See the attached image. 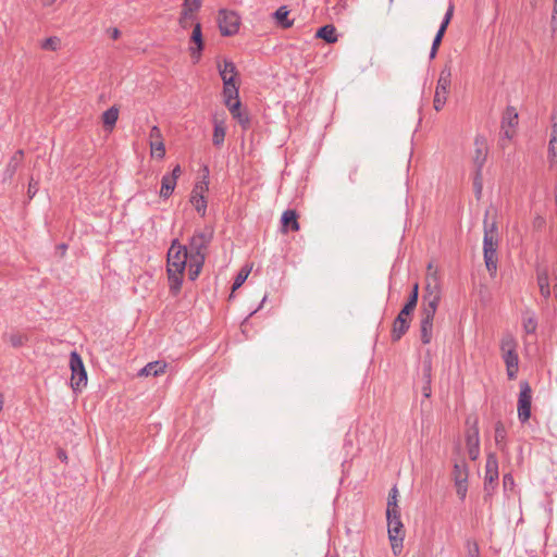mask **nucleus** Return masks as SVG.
Instances as JSON below:
<instances>
[{
	"instance_id": "1",
	"label": "nucleus",
	"mask_w": 557,
	"mask_h": 557,
	"mask_svg": "<svg viewBox=\"0 0 557 557\" xmlns=\"http://www.w3.org/2000/svg\"><path fill=\"white\" fill-rule=\"evenodd\" d=\"M189 264V252L187 246L182 245L178 239H173L168 250L166 272L170 292L177 295L181 292L183 276Z\"/></svg>"
},
{
	"instance_id": "2",
	"label": "nucleus",
	"mask_w": 557,
	"mask_h": 557,
	"mask_svg": "<svg viewBox=\"0 0 557 557\" xmlns=\"http://www.w3.org/2000/svg\"><path fill=\"white\" fill-rule=\"evenodd\" d=\"M213 233L211 226H205L201 230H196L189 238L187 250L189 252L188 277L190 281H195L202 270Z\"/></svg>"
},
{
	"instance_id": "3",
	"label": "nucleus",
	"mask_w": 557,
	"mask_h": 557,
	"mask_svg": "<svg viewBox=\"0 0 557 557\" xmlns=\"http://www.w3.org/2000/svg\"><path fill=\"white\" fill-rule=\"evenodd\" d=\"M484 238H483V255L484 262L488 273L494 276L497 272V246H498V233L496 222H490L487 214L484 219Z\"/></svg>"
},
{
	"instance_id": "4",
	"label": "nucleus",
	"mask_w": 557,
	"mask_h": 557,
	"mask_svg": "<svg viewBox=\"0 0 557 557\" xmlns=\"http://www.w3.org/2000/svg\"><path fill=\"white\" fill-rule=\"evenodd\" d=\"M419 298V285L416 283L412 287V290L403 307V309L399 311L398 315L393 322L392 327V341L398 342L409 330L410 327V315L414 311Z\"/></svg>"
},
{
	"instance_id": "5",
	"label": "nucleus",
	"mask_w": 557,
	"mask_h": 557,
	"mask_svg": "<svg viewBox=\"0 0 557 557\" xmlns=\"http://www.w3.org/2000/svg\"><path fill=\"white\" fill-rule=\"evenodd\" d=\"M386 519L388 540L391 542L393 554L397 556L401 553L405 539V530L400 520V512L388 513L386 515Z\"/></svg>"
},
{
	"instance_id": "6",
	"label": "nucleus",
	"mask_w": 557,
	"mask_h": 557,
	"mask_svg": "<svg viewBox=\"0 0 557 557\" xmlns=\"http://www.w3.org/2000/svg\"><path fill=\"white\" fill-rule=\"evenodd\" d=\"M451 84V69L449 65H445L438 76L435 95H434V109L440 111L446 103L447 95Z\"/></svg>"
},
{
	"instance_id": "7",
	"label": "nucleus",
	"mask_w": 557,
	"mask_h": 557,
	"mask_svg": "<svg viewBox=\"0 0 557 557\" xmlns=\"http://www.w3.org/2000/svg\"><path fill=\"white\" fill-rule=\"evenodd\" d=\"M70 368L72 371L71 386L74 391H81L87 385V372L82 357L76 351H72L70 355Z\"/></svg>"
},
{
	"instance_id": "8",
	"label": "nucleus",
	"mask_w": 557,
	"mask_h": 557,
	"mask_svg": "<svg viewBox=\"0 0 557 557\" xmlns=\"http://www.w3.org/2000/svg\"><path fill=\"white\" fill-rule=\"evenodd\" d=\"M498 459L494 453H490L486 457L485 475H484V492L485 497L491 496L495 491L498 483Z\"/></svg>"
},
{
	"instance_id": "9",
	"label": "nucleus",
	"mask_w": 557,
	"mask_h": 557,
	"mask_svg": "<svg viewBox=\"0 0 557 557\" xmlns=\"http://www.w3.org/2000/svg\"><path fill=\"white\" fill-rule=\"evenodd\" d=\"M218 24L223 36H233L239 29L240 17L235 11L222 9L218 14Z\"/></svg>"
},
{
	"instance_id": "10",
	"label": "nucleus",
	"mask_w": 557,
	"mask_h": 557,
	"mask_svg": "<svg viewBox=\"0 0 557 557\" xmlns=\"http://www.w3.org/2000/svg\"><path fill=\"white\" fill-rule=\"evenodd\" d=\"M441 301V290L435 285L431 288L430 284L426 286V295L423 296V307L421 310V319L434 321V317Z\"/></svg>"
},
{
	"instance_id": "11",
	"label": "nucleus",
	"mask_w": 557,
	"mask_h": 557,
	"mask_svg": "<svg viewBox=\"0 0 557 557\" xmlns=\"http://www.w3.org/2000/svg\"><path fill=\"white\" fill-rule=\"evenodd\" d=\"M441 301V290L435 285L431 288L430 284L426 286V295L423 296V307L421 310V319L434 321V317Z\"/></svg>"
},
{
	"instance_id": "12",
	"label": "nucleus",
	"mask_w": 557,
	"mask_h": 557,
	"mask_svg": "<svg viewBox=\"0 0 557 557\" xmlns=\"http://www.w3.org/2000/svg\"><path fill=\"white\" fill-rule=\"evenodd\" d=\"M532 389L528 382L520 383V393L518 399V418L524 423L531 416Z\"/></svg>"
},
{
	"instance_id": "13",
	"label": "nucleus",
	"mask_w": 557,
	"mask_h": 557,
	"mask_svg": "<svg viewBox=\"0 0 557 557\" xmlns=\"http://www.w3.org/2000/svg\"><path fill=\"white\" fill-rule=\"evenodd\" d=\"M519 115L515 107L508 106L502 117L500 135L502 138L512 139L516 135Z\"/></svg>"
},
{
	"instance_id": "14",
	"label": "nucleus",
	"mask_w": 557,
	"mask_h": 557,
	"mask_svg": "<svg viewBox=\"0 0 557 557\" xmlns=\"http://www.w3.org/2000/svg\"><path fill=\"white\" fill-rule=\"evenodd\" d=\"M208 181L203 178L200 182H197L191 190L189 201L194 206L195 210L201 215L205 216L207 212V200L205 194L208 191Z\"/></svg>"
},
{
	"instance_id": "15",
	"label": "nucleus",
	"mask_w": 557,
	"mask_h": 557,
	"mask_svg": "<svg viewBox=\"0 0 557 557\" xmlns=\"http://www.w3.org/2000/svg\"><path fill=\"white\" fill-rule=\"evenodd\" d=\"M466 446L469 458L473 461L476 460L480 456V436L476 421L466 432Z\"/></svg>"
},
{
	"instance_id": "16",
	"label": "nucleus",
	"mask_w": 557,
	"mask_h": 557,
	"mask_svg": "<svg viewBox=\"0 0 557 557\" xmlns=\"http://www.w3.org/2000/svg\"><path fill=\"white\" fill-rule=\"evenodd\" d=\"M149 145L151 156L158 159H163L165 156V146L161 131L158 126H152L149 133Z\"/></svg>"
},
{
	"instance_id": "17",
	"label": "nucleus",
	"mask_w": 557,
	"mask_h": 557,
	"mask_svg": "<svg viewBox=\"0 0 557 557\" xmlns=\"http://www.w3.org/2000/svg\"><path fill=\"white\" fill-rule=\"evenodd\" d=\"M474 154H473V163L475 165V171L482 172L484 163L487 157V147L486 141L483 136H476L474 139Z\"/></svg>"
},
{
	"instance_id": "18",
	"label": "nucleus",
	"mask_w": 557,
	"mask_h": 557,
	"mask_svg": "<svg viewBox=\"0 0 557 557\" xmlns=\"http://www.w3.org/2000/svg\"><path fill=\"white\" fill-rule=\"evenodd\" d=\"M24 158L23 150H17L14 152V154L10 158L9 162L5 165V169L3 171V182L11 181L13 176L15 175L16 171L21 166Z\"/></svg>"
},
{
	"instance_id": "19",
	"label": "nucleus",
	"mask_w": 557,
	"mask_h": 557,
	"mask_svg": "<svg viewBox=\"0 0 557 557\" xmlns=\"http://www.w3.org/2000/svg\"><path fill=\"white\" fill-rule=\"evenodd\" d=\"M201 7V0H184L183 11L180 17V25L183 28H186L189 24V21L193 20V12H196Z\"/></svg>"
},
{
	"instance_id": "20",
	"label": "nucleus",
	"mask_w": 557,
	"mask_h": 557,
	"mask_svg": "<svg viewBox=\"0 0 557 557\" xmlns=\"http://www.w3.org/2000/svg\"><path fill=\"white\" fill-rule=\"evenodd\" d=\"M422 394L425 398H430L432 394V361L430 358L424 359L422 363Z\"/></svg>"
},
{
	"instance_id": "21",
	"label": "nucleus",
	"mask_w": 557,
	"mask_h": 557,
	"mask_svg": "<svg viewBox=\"0 0 557 557\" xmlns=\"http://www.w3.org/2000/svg\"><path fill=\"white\" fill-rule=\"evenodd\" d=\"M504 362L506 364V371L509 380L516 379L519 370V356L516 352H503Z\"/></svg>"
},
{
	"instance_id": "22",
	"label": "nucleus",
	"mask_w": 557,
	"mask_h": 557,
	"mask_svg": "<svg viewBox=\"0 0 557 557\" xmlns=\"http://www.w3.org/2000/svg\"><path fill=\"white\" fill-rule=\"evenodd\" d=\"M282 232L287 233L288 231L296 232L299 230V223L297 221V213L295 210L288 209L283 212L281 218Z\"/></svg>"
},
{
	"instance_id": "23",
	"label": "nucleus",
	"mask_w": 557,
	"mask_h": 557,
	"mask_svg": "<svg viewBox=\"0 0 557 557\" xmlns=\"http://www.w3.org/2000/svg\"><path fill=\"white\" fill-rule=\"evenodd\" d=\"M190 39L196 45L195 48H190V54H191V57L196 61H198L200 59L201 51L203 49V41H202V33H201V25H200V23H196V25H195V27L193 29Z\"/></svg>"
},
{
	"instance_id": "24",
	"label": "nucleus",
	"mask_w": 557,
	"mask_h": 557,
	"mask_svg": "<svg viewBox=\"0 0 557 557\" xmlns=\"http://www.w3.org/2000/svg\"><path fill=\"white\" fill-rule=\"evenodd\" d=\"M454 483H467L469 478V468L465 460H459L454 463L451 472Z\"/></svg>"
},
{
	"instance_id": "25",
	"label": "nucleus",
	"mask_w": 557,
	"mask_h": 557,
	"mask_svg": "<svg viewBox=\"0 0 557 557\" xmlns=\"http://www.w3.org/2000/svg\"><path fill=\"white\" fill-rule=\"evenodd\" d=\"M166 362L164 361H152V362H149L147 363L140 371H139V375L140 376H149V375H152V376H159L161 374H163L165 372V369H166Z\"/></svg>"
},
{
	"instance_id": "26",
	"label": "nucleus",
	"mask_w": 557,
	"mask_h": 557,
	"mask_svg": "<svg viewBox=\"0 0 557 557\" xmlns=\"http://www.w3.org/2000/svg\"><path fill=\"white\" fill-rule=\"evenodd\" d=\"M495 432H494V438H495V444L497 446L498 449H500L502 451H504L507 447V431H506V428L504 425V423L502 421H497L495 423V428H494Z\"/></svg>"
},
{
	"instance_id": "27",
	"label": "nucleus",
	"mask_w": 557,
	"mask_h": 557,
	"mask_svg": "<svg viewBox=\"0 0 557 557\" xmlns=\"http://www.w3.org/2000/svg\"><path fill=\"white\" fill-rule=\"evenodd\" d=\"M240 107V100H236L231 107H227V109L242 126L247 127L249 125V117L247 113L242 111Z\"/></svg>"
},
{
	"instance_id": "28",
	"label": "nucleus",
	"mask_w": 557,
	"mask_h": 557,
	"mask_svg": "<svg viewBox=\"0 0 557 557\" xmlns=\"http://www.w3.org/2000/svg\"><path fill=\"white\" fill-rule=\"evenodd\" d=\"M119 119V109L113 106L106 110L102 114L103 126L108 131H112Z\"/></svg>"
},
{
	"instance_id": "29",
	"label": "nucleus",
	"mask_w": 557,
	"mask_h": 557,
	"mask_svg": "<svg viewBox=\"0 0 557 557\" xmlns=\"http://www.w3.org/2000/svg\"><path fill=\"white\" fill-rule=\"evenodd\" d=\"M315 36L325 40L327 44H334L337 41L336 28L331 24L320 27Z\"/></svg>"
},
{
	"instance_id": "30",
	"label": "nucleus",
	"mask_w": 557,
	"mask_h": 557,
	"mask_svg": "<svg viewBox=\"0 0 557 557\" xmlns=\"http://www.w3.org/2000/svg\"><path fill=\"white\" fill-rule=\"evenodd\" d=\"M175 186V178L165 174L161 181L160 197L163 199H168L173 194Z\"/></svg>"
},
{
	"instance_id": "31",
	"label": "nucleus",
	"mask_w": 557,
	"mask_h": 557,
	"mask_svg": "<svg viewBox=\"0 0 557 557\" xmlns=\"http://www.w3.org/2000/svg\"><path fill=\"white\" fill-rule=\"evenodd\" d=\"M433 337V321L423 320L420 321V339L424 345L431 343Z\"/></svg>"
},
{
	"instance_id": "32",
	"label": "nucleus",
	"mask_w": 557,
	"mask_h": 557,
	"mask_svg": "<svg viewBox=\"0 0 557 557\" xmlns=\"http://www.w3.org/2000/svg\"><path fill=\"white\" fill-rule=\"evenodd\" d=\"M500 351L503 352H516L517 351V341L515 336L506 332L503 334L499 345Z\"/></svg>"
},
{
	"instance_id": "33",
	"label": "nucleus",
	"mask_w": 557,
	"mask_h": 557,
	"mask_svg": "<svg viewBox=\"0 0 557 557\" xmlns=\"http://www.w3.org/2000/svg\"><path fill=\"white\" fill-rule=\"evenodd\" d=\"M288 14L289 11L287 10V7L282 5L273 13V16L281 27L289 28L293 25L294 21L288 18Z\"/></svg>"
},
{
	"instance_id": "34",
	"label": "nucleus",
	"mask_w": 557,
	"mask_h": 557,
	"mask_svg": "<svg viewBox=\"0 0 557 557\" xmlns=\"http://www.w3.org/2000/svg\"><path fill=\"white\" fill-rule=\"evenodd\" d=\"M537 285L541 292V295L544 298H549L550 289H549V280L546 270H537Z\"/></svg>"
},
{
	"instance_id": "35",
	"label": "nucleus",
	"mask_w": 557,
	"mask_h": 557,
	"mask_svg": "<svg viewBox=\"0 0 557 557\" xmlns=\"http://www.w3.org/2000/svg\"><path fill=\"white\" fill-rule=\"evenodd\" d=\"M224 104L231 107L236 100H239L238 86H223Z\"/></svg>"
},
{
	"instance_id": "36",
	"label": "nucleus",
	"mask_w": 557,
	"mask_h": 557,
	"mask_svg": "<svg viewBox=\"0 0 557 557\" xmlns=\"http://www.w3.org/2000/svg\"><path fill=\"white\" fill-rule=\"evenodd\" d=\"M397 497H398V490L396 486H393L388 494L386 515L393 513V512H397V513L400 512L399 506L397 504Z\"/></svg>"
},
{
	"instance_id": "37",
	"label": "nucleus",
	"mask_w": 557,
	"mask_h": 557,
	"mask_svg": "<svg viewBox=\"0 0 557 557\" xmlns=\"http://www.w3.org/2000/svg\"><path fill=\"white\" fill-rule=\"evenodd\" d=\"M225 126L222 122H214V129H213V136H212V143L214 146L220 147L225 138Z\"/></svg>"
},
{
	"instance_id": "38",
	"label": "nucleus",
	"mask_w": 557,
	"mask_h": 557,
	"mask_svg": "<svg viewBox=\"0 0 557 557\" xmlns=\"http://www.w3.org/2000/svg\"><path fill=\"white\" fill-rule=\"evenodd\" d=\"M523 330L527 334H534L537 327V321L534 314H524L522 319Z\"/></svg>"
},
{
	"instance_id": "39",
	"label": "nucleus",
	"mask_w": 557,
	"mask_h": 557,
	"mask_svg": "<svg viewBox=\"0 0 557 557\" xmlns=\"http://www.w3.org/2000/svg\"><path fill=\"white\" fill-rule=\"evenodd\" d=\"M445 29H442L441 27L438 28L434 39H433V42H432V47H431V51H430V59H434L437 54V51H438V47L441 46V42L443 40V37L445 35Z\"/></svg>"
},
{
	"instance_id": "40",
	"label": "nucleus",
	"mask_w": 557,
	"mask_h": 557,
	"mask_svg": "<svg viewBox=\"0 0 557 557\" xmlns=\"http://www.w3.org/2000/svg\"><path fill=\"white\" fill-rule=\"evenodd\" d=\"M27 339V336L20 332H14L8 335V342L15 348L22 347Z\"/></svg>"
},
{
	"instance_id": "41",
	"label": "nucleus",
	"mask_w": 557,
	"mask_h": 557,
	"mask_svg": "<svg viewBox=\"0 0 557 557\" xmlns=\"http://www.w3.org/2000/svg\"><path fill=\"white\" fill-rule=\"evenodd\" d=\"M60 45H61V40L59 37H49L47 39H45L40 47L44 49V50H49V51H55L60 48Z\"/></svg>"
},
{
	"instance_id": "42",
	"label": "nucleus",
	"mask_w": 557,
	"mask_h": 557,
	"mask_svg": "<svg viewBox=\"0 0 557 557\" xmlns=\"http://www.w3.org/2000/svg\"><path fill=\"white\" fill-rule=\"evenodd\" d=\"M219 73L223 79V75L230 76L232 74H237L236 66L232 61H224L223 65H219Z\"/></svg>"
},
{
	"instance_id": "43",
	"label": "nucleus",
	"mask_w": 557,
	"mask_h": 557,
	"mask_svg": "<svg viewBox=\"0 0 557 557\" xmlns=\"http://www.w3.org/2000/svg\"><path fill=\"white\" fill-rule=\"evenodd\" d=\"M547 159L550 166L557 163V141L555 139L548 143Z\"/></svg>"
},
{
	"instance_id": "44",
	"label": "nucleus",
	"mask_w": 557,
	"mask_h": 557,
	"mask_svg": "<svg viewBox=\"0 0 557 557\" xmlns=\"http://www.w3.org/2000/svg\"><path fill=\"white\" fill-rule=\"evenodd\" d=\"M466 547L468 550V557H480V548L474 540H467Z\"/></svg>"
},
{
	"instance_id": "45",
	"label": "nucleus",
	"mask_w": 557,
	"mask_h": 557,
	"mask_svg": "<svg viewBox=\"0 0 557 557\" xmlns=\"http://www.w3.org/2000/svg\"><path fill=\"white\" fill-rule=\"evenodd\" d=\"M473 187L476 198H480L483 189L482 172L475 171V175L473 178Z\"/></svg>"
},
{
	"instance_id": "46",
	"label": "nucleus",
	"mask_w": 557,
	"mask_h": 557,
	"mask_svg": "<svg viewBox=\"0 0 557 557\" xmlns=\"http://www.w3.org/2000/svg\"><path fill=\"white\" fill-rule=\"evenodd\" d=\"M248 274H249V270L242 269L240 272L237 274V276L234 280L232 289L235 290V289L239 288L246 281Z\"/></svg>"
},
{
	"instance_id": "47",
	"label": "nucleus",
	"mask_w": 557,
	"mask_h": 557,
	"mask_svg": "<svg viewBox=\"0 0 557 557\" xmlns=\"http://www.w3.org/2000/svg\"><path fill=\"white\" fill-rule=\"evenodd\" d=\"M453 14H454V4H453V2H449L447 11H446L444 18L440 25V27L442 29H445V30L447 29V27L451 21Z\"/></svg>"
},
{
	"instance_id": "48",
	"label": "nucleus",
	"mask_w": 557,
	"mask_h": 557,
	"mask_svg": "<svg viewBox=\"0 0 557 557\" xmlns=\"http://www.w3.org/2000/svg\"><path fill=\"white\" fill-rule=\"evenodd\" d=\"M456 493L458 497L463 500L468 493V482L467 483H455Z\"/></svg>"
},
{
	"instance_id": "49",
	"label": "nucleus",
	"mask_w": 557,
	"mask_h": 557,
	"mask_svg": "<svg viewBox=\"0 0 557 557\" xmlns=\"http://www.w3.org/2000/svg\"><path fill=\"white\" fill-rule=\"evenodd\" d=\"M37 191H38V182L35 181L34 178H30V181L28 183V188H27V194H28L29 199L34 198V196L37 194Z\"/></svg>"
},
{
	"instance_id": "50",
	"label": "nucleus",
	"mask_w": 557,
	"mask_h": 557,
	"mask_svg": "<svg viewBox=\"0 0 557 557\" xmlns=\"http://www.w3.org/2000/svg\"><path fill=\"white\" fill-rule=\"evenodd\" d=\"M552 120H553V125H552V132H550V138L549 140H554L557 141V120H556V115L553 114L552 115Z\"/></svg>"
},
{
	"instance_id": "51",
	"label": "nucleus",
	"mask_w": 557,
	"mask_h": 557,
	"mask_svg": "<svg viewBox=\"0 0 557 557\" xmlns=\"http://www.w3.org/2000/svg\"><path fill=\"white\" fill-rule=\"evenodd\" d=\"M503 484L505 488H507L508 486L512 487L515 484L513 476L510 473L504 474Z\"/></svg>"
},
{
	"instance_id": "52",
	"label": "nucleus",
	"mask_w": 557,
	"mask_h": 557,
	"mask_svg": "<svg viewBox=\"0 0 557 557\" xmlns=\"http://www.w3.org/2000/svg\"><path fill=\"white\" fill-rule=\"evenodd\" d=\"M235 76L236 74H232L230 76H225L223 75V86H235L236 83H235Z\"/></svg>"
},
{
	"instance_id": "53",
	"label": "nucleus",
	"mask_w": 557,
	"mask_h": 557,
	"mask_svg": "<svg viewBox=\"0 0 557 557\" xmlns=\"http://www.w3.org/2000/svg\"><path fill=\"white\" fill-rule=\"evenodd\" d=\"M553 32L557 33V0H555L553 12Z\"/></svg>"
},
{
	"instance_id": "54",
	"label": "nucleus",
	"mask_w": 557,
	"mask_h": 557,
	"mask_svg": "<svg viewBox=\"0 0 557 557\" xmlns=\"http://www.w3.org/2000/svg\"><path fill=\"white\" fill-rule=\"evenodd\" d=\"M545 225V219L543 216L537 215L533 221V226L535 228H542Z\"/></svg>"
},
{
	"instance_id": "55",
	"label": "nucleus",
	"mask_w": 557,
	"mask_h": 557,
	"mask_svg": "<svg viewBox=\"0 0 557 557\" xmlns=\"http://www.w3.org/2000/svg\"><path fill=\"white\" fill-rule=\"evenodd\" d=\"M182 173V169H181V165H175L174 169L172 170V173L171 174H168L169 176H172L175 178V181L177 182V178L180 177Z\"/></svg>"
},
{
	"instance_id": "56",
	"label": "nucleus",
	"mask_w": 557,
	"mask_h": 557,
	"mask_svg": "<svg viewBox=\"0 0 557 557\" xmlns=\"http://www.w3.org/2000/svg\"><path fill=\"white\" fill-rule=\"evenodd\" d=\"M110 36L112 39H117L121 35L120 30L117 28H111L109 29Z\"/></svg>"
},
{
	"instance_id": "57",
	"label": "nucleus",
	"mask_w": 557,
	"mask_h": 557,
	"mask_svg": "<svg viewBox=\"0 0 557 557\" xmlns=\"http://www.w3.org/2000/svg\"><path fill=\"white\" fill-rule=\"evenodd\" d=\"M57 0H42V4L45 7H50Z\"/></svg>"
},
{
	"instance_id": "58",
	"label": "nucleus",
	"mask_w": 557,
	"mask_h": 557,
	"mask_svg": "<svg viewBox=\"0 0 557 557\" xmlns=\"http://www.w3.org/2000/svg\"><path fill=\"white\" fill-rule=\"evenodd\" d=\"M59 458H60L61 460H65V459H66V455H65V453L61 451V453L59 454Z\"/></svg>"
},
{
	"instance_id": "59",
	"label": "nucleus",
	"mask_w": 557,
	"mask_h": 557,
	"mask_svg": "<svg viewBox=\"0 0 557 557\" xmlns=\"http://www.w3.org/2000/svg\"><path fill=\"white\" fill-rule=\"evenodd\" d=\"M61 249H66V245L62 244L61 246Z\"/></svg>"
}]
</instances>
